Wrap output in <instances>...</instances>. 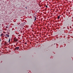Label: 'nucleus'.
<instances>
[{"label": "nucleus", "mask_w": 73, "mask_h": 73, "mask_svg": "<svg viewBox=\"0 0 73 73\" xmlns=\"http://www.w3.org/2000/svg\"><path fill=\"white\" fill-rule=\"evenodd\" d=\"M15 41H17V40H15Z\"/></svg>", "instance_id": "8"}, {"label": "nucleus", "mask_w": 73, "mask_h": 73, "mask_svg": "<svg viewBox=\"0 0 73 73\" xmlns=\"http://www.w3.org/2000/svg\"><path fill=\"white\" fill-rule=\"evenodd\" d=\"M34 17L35 18V21H36V16H34Z\"/></svg>", "instance_id": "3"}, {"label": "nucleus", "mask_w": 73, "mask_h": 73, "mask_svg": "<svg viewBox=\"0 0 73 73\" xmlns=\"http://www.w3.org/2000/svg\"><path fill=\"white\" fill-rule=\"evenodd\" d=\"M20 48H19V47H16L15 49H17V50H18Z\"/></svg>", "instance_id": "2"}, {"label": "nucleus", "mask_w": 73, "mask_h": 73, "mask_svg": "<svg viewBox=\"0 0 73 73\" xmlns=\"http://www.w3.org/2000/svg\"><path fill=\"white\" fill-rule=\"evenodd\" d=\"M5 36H7V37H9V35H8V34H6L5 35Z\"/></svg>", "instance_id": "1"}, {"label": "nucleus", "mask_w": 73, "mask_h": 73, "mask_svg": "<svg viewBox=\"0 0 73 73\" xmlns=\"http://www.w3.org/2000/svg\"><path fill=\"white\" fill-rule=\"evenodd\" d=\"M10 41H11V38H9V42H10Z\"/></svg>", "instance_id": "5"}, {"label": "nucleus", "mask_w": 73, "mask_h": 73, "mask_svg": "<svg viewBox=\"0 0 73 73\" xmlns=\"http://www.w3.org/2000/svg\"><path fill=\"white\" fill-rule=\"evenodd\" d=\"M46 8H48V6L47 5H46Z\"/></svg>", "instance_id": "7"}, {"label": "nucleus", "mask_w": 73, "mask_h": 73, "mask_svg": "<svg viewBox=\"0 0 73 73\" xmlns=\"http://www.w3.org/2000/svg\"><path fill=\"white\" fill-rule=\"evenodd\" d=\"M27 44V43L25 42V44Z\"/></svg>", "instance_id": "9"}, {"label": "nucleus", "mask_w": 73, "mask_h": 73, "mask_svg": "<svg viewBox=\"0 0 73 73\" xmlns=\"http://www.w3.org/2000/svg\"><path fill=\"white\" fill-rule=\"evenodd\" d=\"M60 16H58L57 18L58 19H60Z\"/></svg>", "instance_id": "4"}, {"label": "nucleus", "mask_w": 73, "mask_h": 73, "mask_svg": "<svg viewBox=\"0 0 73 73\" xmlns=\"http://www.w3.org/2000/svg\"><path fill=\"white\" fill-rule=\"evenodd\" d=\"M25 8H26V9H27V7H25Z\"/></svg>", "instance_id": "11"}, {"label": "nucleus", "mask_w": 73, "mask_h": 73, "mask_svg": "<svg viewBox=\"0 0 73 73\" xmlns=\"http://www.w3.org/2000/svg\"><path fill=\"white\" fill-rule=\"evenodd\" d=\"M0 41H1V40L0 39Z\"/></svg>", "instance_id": "13"}, {"label": "nucleus", "mask_w": 73, "mask_h": 73, "mask_svg": "<svg viewBox=\"0 0 73 73\" xmlns=\"http://www.w3.org/2000/svg\"><path fill=\"white\" fill-rule=\"evenodd\" d=\"M6 28H8V27H6Z\"/></svg>", "instance_id": "10"}, {"label": "nucleus", "mask_w": 73, "mask_h": 73, "mask_svg": "<svg viewBox=\"0 0 73 73\" xmlns=\"http://www.w3.org/2000/svg\"><path fill=\"white\" fill-rule=\"evenodd\" d=\"M6 37L7 38H7V36H6Z\"/></svg>", "instance_id": "12"}, {"label": "nucleus", "mask_w": 73, "mask_h": 73, "mask_svg": "<svg viewBox=\"0 0 73 73\" xmlns=\"http://www.w3.org/2000/svg\"><path fill=\"white\" fill-rule=\"evenodd\" d=\"M3 35H4V34H1V36H3Z\"/></svg>", "instance_id": "6"}]
</instances>
